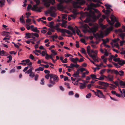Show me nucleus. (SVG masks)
<instances>
[{
    "label": "nucleus",
    "instance_id": "nucleus-1",
    "mask_svg": "<svg viewBox=\"0 0 125 125\" xmlns=\"http://www.w3.org/2000/svg\"><path fill=\"white\" fill-rule=\"evenodd\" d=\"M99 5L98 4H96L93 3H91L88 6V9L90 10L89 12H85V13L88 16V17L84 21V22L87 23L91 21V18H92L93 20H95L96 19H98L101 14L100 13H98V15L97 16H96L94 14V12L99 13V11L96 9H94V11H92L91 9L93 7H96L99 6Z\"/></svg>",
    "mask_w": 125,
    "mask_h": 125
},
{
    "label": "nucleus",
    "instance_id": "nucleus-2",
    "mask_svg": "<svg viewBox=\"0 0 125 125\" xmlns=\"http://www.w3.org/2000/svg\"><path fill=\"white\" fill-rule=\"evenodd\" d=\"M110 18L111 21L109 19L107 20V21L109 24L111 26L109 28H107L104 32V33L106 35H107L112 30L113 28V25L115 21H116V23L115 24V27H118L120 26V24L117 20V19L113 15H112L111 16Z\"/></svg>",
    "mask_w": 125,
    "mask_h": 125
},
{
    "label": "nucleus",
    "instance_id": "nucleus-3",
    "mask_svg": "<svg viewBox=\"0 0 125 125\" xmlns=\"http://www.w3.org/2000/svg\"><path fill=\"white\" fill-rule=\"evenodd\" d=\"M88 47L90 48V46H89L87 47V52L88 55L93 58L94 62H99L98 60V57L97 56V51L93 50H91L90 51V49H88Z\"/></svg>",
    "mask_w": 125,
    "mask_h": 125
},
{
    "label": "nucleus",
    "instance_id": "nucleus-4",
    "mask_svg": "<svg viewBox=\"0 0 125 125\" xmlns=\"http://www.w3.org/2000/svg\"><path fill=\"white\" fill-rule=\"evenodd\" d=\"M34 0L36 2V4L33 5V7H32L31 5L29 4L27 7L28 10H29L31 9L33 10L39 12H41V8H38L37 6V5L40 3V0Z\"/></svg>",
    "mask_w": 125,
    "mask_h": 125
},
{
    "label": "nucleus",
    "instance_id": "nucleus-5",
    "mask_svg": "<svg viewBox=\"0 0 125 125\" xmlns=\"http://www.w3.org/2000/svg\"><path fill=\"white\" fill-rule=\"evenodd\" d=\"M50 83L53 84H55V82H57L59 80L57 76L54 74H50Z\"/></svg>",
    "mask_w": 125,
    "mask_h": 125
},
{
    "label": "nucleus",
    "instance_id": "nucleus-6",
    "mask_svg": "<svg viewBox=\"0 0 125 125\" xmlns=\"http://www.w3.org/2000/svg\"><path fill=\"white\" fill-rule=\"evenodd\" d=\"M76 2L73 1V7L75 8H80V5L85 3V1L83 0H75Z\"/></svg>",
    "mask_w": 125,
    "mask_h": 125
},
{
    "label": "nucleus",
    "instance_id": "nucleus-7",
    "mask_svg": "<svg viewBox=\"0 0 125 125\" xmlns=\"http://www.w3.org/2000/svg\"><path fill=\"white\" fill-rule=\"evenodd\" d=\"M42 1L44 6L47 7L50 6V4L53 5L55 3V0H43Z\"/></svg>",
    "mask_w": 125,
    "mask_h": 125
},
{
    "label": "nucleus",
    "instance_id": "nucleus-8",
    "mask_svg": "<svg viewBox=\"0 0 125 125\" xmlns=\"http://www.w3.org/2000/svg\"><path fill=\"white\" fill-rule=\"evenodd\" d=\"M56 10V8L54 6H52L50 7L49 12L50 16L55 17L56 16V13L55 12Z\"/></svg>",
    "mask_w": 125,
    "mask_h": 125
},
{
    "label": "nucleus",
    "instance_id": "nucleus-9",
    "mask_svg": "<svg viewBox=\"0 0 125 125\" xmlns=\"http://www.w3.org/2000/svg\"><path fill=\"white\" fill-rule=\"evenodd\" d=\"M105 6L106 7L107 10L103 9L102 10V11L105 14H108L110 13V12L112 10V9L110 8L111 6L110 5L107 4H105Z\"/></svg>",
    "mask_w": 125,
    "mask_h": 125
},
{
    "label": "nucleus",
    "instance_id": "nucleus-10",
    "mask_svg": "<svg viewBox=\"0 0 125 125\" xmlns=\"http://www.w3.org/2000/svg\"><path fill=\"white\" fill-rule=\"evenodd\" d=\"M72 0H59V1L60 2V3L58 4L57 6L58 8L59 9H62V4L65 2L66 3H67L71 2Z\"/></svg>",
    "mask_w": 125,
    "mask_h": 125
},
{
    "label": "nucleus",
    "instance_id": "nucleus-11",
    "mask_svg": "<svg viewBox=\"0 0 125 125\" xmlns=\"http://www.w3.org/2000/svg\"><path fill=\"white\" fill-rule=\"evenodd\" d=\"M93 91L95 95L97 96L98 97L100 98H105V96L103 95L102 93L99 90H97V92H95L94 90Z\"/></svg>",
    "mask_w": 125,
    "mask_h": 125
},
{
    "label": "nucleus",
    "instance_id": "nucleus-12",
    "mask_svg": "<svg viewBox=\"0 0 125 125\" xmlns=\"http://www.w3.org/2000/svg\"><path fill=\"white\" fill-rule=\"evenodd\" d=\"M104 55L101 56V59L103 60V62L106 64L107 61V59L105 57V56H108V55L109 53L106 50L104 49Z\"/></svg>",
    "mask_w": 125,
    "mask_h": 125
},
{
    "label": "nucleus",
    "instance_id": "nucleus-13",
    "mask_svg": "<svg viewBox=\"0 0 125 125\" xmlns=\"http://www.w3.org/2000/svg\"><path fill=\"white\" fill-rule=\"evenodd\" d=\"M99 84L101 85H104L105 86H108L109 85H110L112 86V88L116 87V86L112 84H109L107 83H105L104 82L100 81L99 82Z\"/></svg>",
    "mask_w": 125,
    "mask_h": 125
},
{
    "label": "nucleus",
    "instance_id": "nucleus-14",
    "mask_svg": "<svg viewBox=\"0 0 125 125\" xmlns=\"http://www.w3.org/2000/svg\"><path fill=\"white\" fill-rule=\"evenodd\" d=\"M58 29V30H59L58 32H60L63 34H65V33H66L68 34L72 35V33L71 31L67 29Z\"/></svg>",
    "mask_w": 125,
    "mask_h": 125
},
{
    "label": "nucleus",
    "instance_id": "nucleus-15",
    "mask_svg": "<svg viewBox=\"0 0 125 125\" xmlns=\"http://www.w3.org/2000/svg\"><path fill=\"white\" fill-rule=\"evenodd\" d=\"M31 30L33 32L38 33L39 32V31L37 29V28L36 27H34L33 25L31 26Z\"/></svg>",
    "mask_w": 125,
    "mask_h": 125
},
{
    "label": "nucleus",
    "instance_id": "nucleus-16",
    "mask_svg": "<svg viewBox=\"0 0 125 125\" xmlns=\"http://www.w3.org/2000/svg\"><path fill=\"white\" fill-rule=\"evenodd\" d=\"M105 78L108 81H112L113 79V76L112 75H109L107 76H105Z\"/></svg>",
    "mask_w": 125,
    "mask_h": 125
},
{
    "label": "nucleus",
    "instance_id": "nucleus-17",
    "mask_svg": "<svg viewBox=\"0 0 125 125\" xmlns=\"http://www.w3.org/2000/svg\"><path fill=\"white\" fill-rule=\"evenodd\" d=\"M70 59L71 61L75 63H77V61L79 60L78 58L77 57L76 58H74L70 57Z\"/></svg>",
    "mask_w": 125,
    "mask_h": 125
},
{
    "label": "nucleus",
    "instance_id": "nucleus-18",
    "mask_svg": "<svg viewBox=\"0 0 125 125\" xmlns=\"http://www.w3.org/2000/svg\"><path fill=\"white\" fill-rule=\"evenodd\" d=\"M8 55V53L3 50H2L0 52V55L2 56H7Z\"/></svg>",
    "mask_w": 125,
    "mask_h": 125
},
{
    "label": "nucleus",
    "instance_id": "nucleus-19",
    "mask_svg": "<svg viewBox=\"0 0 125 125\" xmlns=\"http://www.w3.org/2000/svg\"><path fill=\"white\" fill-rule=\"evenodd\" d=\"M67 21L65 20H63L62 21V24L61 23V25L62 27H63L64 28H66L67 26L66 24Z\"/></svg>",
    "mask_w": 125,
    "mask_h": 125
},
{
    "label": "nucleus",
    "instance_id": "nucleus-20",
    "mask_svg": "<svg viewBox=\"0 0 125 125\" xmlns=\"http://www.w3.org/2000/svg\"><path fill=\"white\" fill-rule=\"evenodd\" d=\"M89 30L90 32L92 33H95L96 32L97 30V29L96 27H93L91 28H89Z\"/></svg>",
    "mask_w": 125,
    "mask_h": 125
},
{
    "label": "nucleus",
    "instance_id": "nucleus-21",
    "mask_svg": "<svg viewBox=\"0 0 125 125\" xmlns=\"http://www.w3.org/2000/svg\"><path fill=\"white\" fill-rule=\"evenodd\" d=\"M2 34L4 36L8 37L10 35V33L9 32L4 31L2 33Z\"/></svg>",
    "mask_w": 125,
    "mask_h": 125
},
{
    "label": "nucleus",
    "instance_id": "nucleus-22",
    "mask_svg": "<svg viewBox=\"0 0 125 125\" xmlns=\"http://www.w3.org/2000/svg\"><path fill=\"white\" fill-rule=\"evenodd\" d=\"M25 38L26 39L30 38L31 37V36H32V33H26L25 34Z\"/></svg>",
    "mask_w": 125,
    "mask_h": 125
},
{
    "label": "nucleus",
    "instance_id": "nucleus-23",
    "mask_svg": "<svg viewBox=\"0 0 125 125\" xmlns=\"http://www.w3.org/2000/svg\"><path fill=\"white\" fill-rule=\"evenodd\" d=\"M68 28L72 31L74 35L75 34V30L73 27L70 26H68Z\"/></svg>",
    "mask_w": 125,
    "mask_h": 125
},
{
    "label": "nucleus",
    "instance_id": "nucleus-24",
    "mask_svg": "<svg viewBox=\"0 0 125 125\" xmlns=\"http://www.w3.org/2000/svg\"><path fill=\"white\" fill-rule=\"evenodd\" d=\"M80 83V84H82L81 85H80V89H83L85 87V83Z\"/></svg>",
    "mask_w": 125,
    "mask_h": 125
},
{
    "label": "nucleus",
    "instance_id": "nucleus-25",
    "mask_svg": "<svg viewBox=\"0 0 125 125\" xmlns=\"http://www.w3.org/2000/svg\"><path fill=\"white\" fill-rule=\"evenodd\" d=\"M5 0H0V6L3 7L5 5Z\"/></svg>",
    "mask_w": 125,
    "mask_h": 125
},
{
    "label": "nucleus",
    "instance_id": "nucleus-26",
    "mask_svg": "<svg viewBox=\"0 0 125 125\" xmlns=\"http://www.w3.org/2000/svg\"><path fill=\"white\" fill-rule=\"evenodd\" d=\"M79 70L77 71L73 75V76L75 77H80L79 76Z\"/></svg>",
    "mask_w": 125,
    "mask_h": 125
},
{
    "label": "nucleus",
    "instance_id": "nucleus-27",
    "mask_svg": "<svg viewBox=\"0 0 125 125\" xmlns=\"http://www.w3.org/2000/svg\"><path fill=\"white\" fill-rule=\"evenodd\" d=\"M61 23H59L58 24H56L54 27V28L55 29H56L58 31L59 30H58V29H60L59 28V26L60 25H61Z\"/></svg>",
    "mask_w": 125,
    "mask_h": 125
},
{
    "label": "nucleus",
    "instance_id": "nucleus-28",
    "mask_svg": "<svg viewBox=\"0 0 125 125\" xmlns=\"http://www.w3.org/2000/svg\"><path fill=\"white\" fill-rule=\"evenodd\" d=\"M95 65L97 67L96 68L98 70H99L102 67V66H103V64L102 62H101L100 64L99 65L96 64V65Z\"/></svg>",
    "mask_w": 125,
    "mask_h": 125
},
{
    "label": "nucleus",
    "instance_id": "nucleus-29",
    "mask_svg": "<svg viewBox=\"0 0 125 125\" xmlns=\"http://www.w3.org/2000/svg\"><path fill=\"white\" fill-rule=\"evenodd\" d=\"M75 31L78 35H79L80 37L82 36V34H80V30L77 27Z\"/></svg>",
    "mask_w": 125,
    "mask_h": 125
},
{
    "label": "nucleus",
    "instance_id": "nucleus-30",
    "mask_svg": "<svg viewBox=\"0 0 125 125\" xmlns=\"http://www.w3.org/2000/svg\"><path fill=\"white\" fill-rule=\"evenodd\" d=\"M22 62L19 63V64H22L23 65H25L27 62V59L26 60H23L22 61Z\"/></svg>",
    "mask_w": 125,
    "mask_h": 125
},
{
    "label": "nucleus",
    "instance_id": "nucleus-31",
    "mask_svg": "<svg viewBox=\"0 0 125 125\" xmlns=\"http://www.w3.org/2000/svg\"><path fill=\"white\" fill-rule=\"evenodd\" d=\"M101 76H100L99 78H97V79L101 80H103L104 79V77H105V76L103 75H101Z\"/></svg>",
    "mask_w": 125,
    "mask_h": 125
},
{
    "label": "nucleus",
    "instance_id": "nucleus-32",
    "mask_svg": "<svg viewBox=\"0 0 125 125\" xmlns=\"http://www.w3.org/2000/svg\"><path fill=\"white\" fill-rule=\"evenodd\" d=\"M118 63L119 65H121L124 64L125 63V61L120 60Z\"/></svg>",
    "mask_w": 125,
    "mask_h": 125
},
{
    "label": "nucleus",
    "instance_id": "nucleus-33",
    "mask_svg": "<svg viewBox=\"0 0 125 125\" xmlns=\"http://www.w3.org/2000/svg\"><path fill=\"white\" fill-rule=\"evenodd\" d=\"M27 64L28 65L31 66L32 65V62H30V60L29 59H27Z\"/></svg>",
    "mask_w": 125,
    "mask_h": 125
},
{
    "label": "nucleus",
    "instance_id": "nucleus-34",
    "mask_svg": "<svg viewBox=\"0 0 125 125\" xmlns=\"http://www.w3.org/2000/svg\"><path fill=\"white\" fill-rule=\"evenodd\" d=\"M81 27L84 28L85 30L87 28H89L88 25L86 24H85L84 25H82Z\"/></svg>",
    "mask_w": 125,
    "mask_h": 125
},
{
    "label": "nucleus",
    "instance_id": "nucleus-35",
    "mask_svg": "<svg viewBox=\"0 0 125 125\" xmlns=\"http://www.w3.org/2000/svg\"><path fill=\"white\" fill-rule=\"evenodd\" d=\"M120 36L121 37L122 39H123L124 37L125 36V33H121L120 34Z\"/></svg>",
    "mask_w": 125,
    "mask_h": 125
},
{
    "label": "nucleus",
    "instance_id": "nucleus-36",
    "mask_svg": "<svg viewBox=\"0 0 125 125\" xmlns=\"http://www.w3.org/2000/svg\"><path fill=\"white\" fill-rule=\"evenodd\" d=\"M89 73V72L88 71H86V72H85L83 73L82 74V77H84L86 74H87Z\"/></svg>",
    "mask_w": 125,
    "mask_h": 125
},
{
    "label": "nucleus",
    "instance_id": "nucleus-37",
    "mask_svg": "<svg viewBox=\"0 0 125 125\" xmlns=\"http://www.w3.org/2000/svg\"><path fill=\"white\" fill-rule=\"evenodd\" d=\"M109 41V40L108 39H106L105 40H103V43L102 44H106V43Z\"/></svg>",
    "mask_w": 125,
    "mask_h": 125
},
{
    "label": "nucleus",
    "instance_id": "nucleus-38",
    "mask_svg": "<svg viewBox=\"0 0 125 125\" xmlns=\"http://www.w3.org/2000/svg\"><path fill=\"white\" fill-rule=\"evenodd\" d=\"M119 83L121 86H125V83L122 81H121L119 82Z\"/></svg>",
    "mask_w": 125,
    "mask_h": 125
},
{
    "label": "nucleus",
    "instance_id": "nucleus-39",
    "mask_svg": "<svg viewBox=\"0 0 125 125\" xmlns=\"http://www.w3.org/2000/svg\"><path fill=\"white\" fill-rule=\"evenodd\" d=\"M51 52L54 55H55L57 54V53L55 50H52L51 51Z\"/></svg>",
    "mask_w": 125,
    "mask_h": 125
},
{
    "label": "nucleus",
    "instance_id": "nucleus-40",
    "mask_svg": "<svg viewBox=\"0 0 125 125\" xmlns=\"http://www.w3.org/2000/svg\"><path fill=\"white\" fill-rule=\"evenodd\" d=\"M96 35L98 38H102L103 37V35L102 33H100V34L96 33Z\"/></svg>",
    "mask_w": 125,
    "mask_h": 125
},
{
    "label": "nucleus",
    "instance_id": "nucleus-41",
    "mask_svg": "<svg viewBox=\"0 0 125 125\" xmlns=\"http://www.w3.org/2000/svg\"><path fill=\"white\" fill-rule=\"evenodd\" d=\"M90 76L92 79H97V78L95 74H92L90 75Z\"/></svg>",
    "mask_w": 125,
    "mask_h": 125
},
{
    "label": "nucleus",
    "instance_id": "nucleus-42",
    "mask_svg": "<svg viewBox=\"0 0 125 125\" xmlns=\"http://www.w3.org/2000/svg\"><path fill=\"white\" fill-rule=\"evenodd\" d=\"M119 74L120 76H123L124 75V72L122 70H121L119 71Z\"/></svg>",
    "mask_w": 125,
    "mask_h": 125
},
{
    "label": "nucleus",
    "instance_id": "nucleus-43",
    "mask_svg": "<svg viewBox=\"0 0 125 125\" xmlns=\"http://www.w3.org/2000/svg\"><path fill=\"white\" fill-rule=\"evenodd\" d=\"M73 12L74 14H75L76 15H77L78 14L77 10L76 9H73Z\"/></svg>",
    "mask_w": 125,
    "mask_h": 125
},
{
    "label": "nucleus",
    "instance_id": "nucleus-44",
    "mask_svg": "<svg viewBox=\"0 0 125 125\" xmlns=\"http://www.w3.org/2000/svg\"><path fill=\"white\" fill-rule=\"evenodd\" d=\"M113 60L115 62H119L120 59L119 58H114Z\"/></svg>",
    "mask_w": 125,
    "mask_h": 125
},
{
    "label": "nucleus",
    "instance_id": "nucleus-45",
    "mask_svg": "<svg viewBox=\"0 0 125 125\" xmlns=\"http://www.w3.org/2000/svg\"><path fill=\"white\" fill-rule=\"evenodd\" d=\"M32 36H34L37 37H38L39 36V35L38 34L36 33H32Z\"/></svg>",
    "mask_w": 125,
    "mask_h": 125
},
{
    "label": "nucleus",
    "instance_id": "nucleus-46",
    "mask_svg": "<svg viewBox=\"0 0 125 125\" xmlns=\"http://www.w3.org/2000/svg\"><path fill=\"white\" fill-rule=\"evenodd\" d=\"M64 84L68 88L70 89L71 88V87H70L69 84V83H64Z\"/></svg>",
    "mask_w": 125,
    "mask_h": 125
},
{
    "label": "nucleus",
    "instance_id": "nucleus-47",
    "mask_svg": "<svg viewBox=\"0 0 125 125\" xmlns=\"http://www.w3.org/2000/svg\"><path fill=\"white\" fill-rule=\"evenodd\" d=\"M65 57H68L70 56H71L72 57H73V56H72L71 54H70L69 53H66L65 54Z\"/></svg>",
    "mask_w": 125,
    "mask_h": 125
},
{
    "label": "nucleus",
    "instance_id": "nucleus-48",
    "mask_svg": "<svg viewBox=\"0 0 125 125\" xmlns=\"http://www.w3.org/2000/svg\"><path fill=\"white\" fill-rule=\"evenodd\" d=\"M42 54V55L43 56H44L46 54V52L44 51H43L42 52H41V53Z\"/></svg>",
    "mask_w": 125,
    "mask_h": 125
},
{
    "label": "nucleus",
    "instance_id": "nucleus-49",
    "mask_svg": "<svg viewBox=\"0 0 125 125\" xmlns=\"http://www.w3.org/2000/svg\"><path fill=\"white\" fill-rule=\"evenodd\" d=\"M35 76V73H33L31 72L29 74V76L32 77H33Z\"/></svg>",
    "mask_w": 125,
    "mask_h": 125
},
{
    "label": "nucleus",
    "instance_id": "nucleus-50",
    "mask_svg": "<svg viewBox=\"0 0 125 125\" xmlns=\"http://www.w3.org/2000/svg\"><path fill=\"white\" fill-rule=\"evenodd\" d=\"M79 70H80L81 72H82L83 71H85L86 72V71H87L86 70H85V68H80L79 69Z\"/></svg>",
    "mask_w": 125,
    "mask_h": 125
},
{
    "label": "nucleus",
    "instance_id": "nucleus-51",
    "mask_svg": "<svg viewBox=\"0 0 125 125\" xmlns=\"http://www.w3.org/2000/svg\"><path fill=\"white\" fill-rule=\"evenodd\" d=\"M81 52L83 54H85L86 51L85 49L83 48H82L81 49Z\"/></svg>",
    "mask_w": 125,
    "mask_h": 125
},
{
    "label": "nucleus",
    "instance_id": "nucleus-52",
    "mask_svg": "<svg viewBox=\"0 0 125 125\" xmlns=\"http://www.w3.org/2000/svg\"><path fill=\"white\" fill-rule=\"evenodd\" d=\"M114 43H115V44H114V45L115 46H116V47L117 48H119V46L118 43V42H115Z\"/></svg>",
    "mask_w": 125,
    "mask_h": 125
},
{
    "label": "nucleus",
    "instance_id": "nucleus-53",
    "mask_svg": "<svg viewBox=\"0 0 125 125\" xmlns=\"http://www.w3.org/2000/svg\"><path fill=\"white\" fill-rule=\"evenodd\" d=\"M67 15L66 14H62V18L63 19H66Z\"/></svg>",
    "mask_w": 125,
    "mask_h": 125
},
{
    "label": "nucleus",
    "instance_id": "nucleus-54",
    "mask_svg": "<svg viewBox=\"0 0 125 125\" xmlns=\"http://www.w3.org/2000/svg\"><path fill=\"white\" fill-rule=\"evenodd\" d=\"M120 40L119 39L117 38L113 40V42H117Z\"/></svg>",
    "mask_w": 125,
    "mask_h": 125
},
{
    "label": "nucleus",
    "instance_id": "nucleus-55",
    "mask_svg": "<svg viewBox=\"0 0 125 125\" xmlns=\"http://www.w3.org/2000/svg\"><path fill=\"white\" fill-rule=\"evenodd\" d=\"M76 15L73 14L70 15V16L72 17L73 19H74L76 17Z\"/></svg>",
    "mask_w": 125,
    "mask_h": 125
},
{
    "label": "nucleus",
    "instance_id": "nucleus-56",
    "mask_svg": "<svg viewBox=\"0 0 125 125\" xmlns=\"http://www.w3.org/2000/svg\"><path fill=\"white\" fill-rule=\"evenodd\" d=\"M32 72V70L31 69H29L26 72V73H27L28 74Z\"/></svg>",
    "mask_w": 125,
    "mask_h": 125
},
{
    "label": "nucleus",
    "instance_id": "nucleus-57",
    "mask_svg": "<svg viewBox=\"0 0 125 125\" xmlns=\"http://www.w3.org/2000/svg\"><path fill=\"white\" fill-rule=\"evenodd\" d=\"M20 22L22 23L24 22V20L22 18H20Z\"/></svg>",
    "mask_w": 125,
    "mask_h": 125
},
{
    "label": "nucleus",
    "instance_id": "nucleus-58",
    "mask_svg": "<svg viewBox=\"0 0 125 125\" xmlns=\"http://www.w3.org/2000/svg\"><path fill=\"white\" fill-rule=\"evenodd\" d=\"M52 37L53 39V38L57 39L58 38V36L56 35V33L55 35L52 36Z\"/></svg>",
    "mask_w": 125,
    "mask_h": 125
},
{
    "label": "nucleus",
    "instance_id": "nucleus-59",
    "mask_svg": "<svg viewBox=\"0 0 125 125\" xmlns=\"http://www.w3.org/2000/svg\"><path fill=\"white\" fill-rule=\"evenodd\" d=\"M40 83L42 85H43L44 84V79H42L41 80V82Z\"/></svg>",
    "mask_w": 125,
    "mask_h": 125
},
{
    "label": "nucleus",
    "instance_id": "nucleus-60",
    "mask_svg": "<svg viewBox=\"0 0 125 125\" xmlns=\"http://www.w3.org/2000/svg\"><path fill=\"white\" fill-rule=\"evenodd\" d=\"M91 96V94L90 93H89L86 95V97L87 98H89Z\"/></svg>",
    "mask_w": 125,
    "mask_h": 125
},
{
    "label": "nucleus",
    "instance_id": "nucleus-61",
    "mask_svg": "<svg viewBox=\"0 0 125 125\" xmlns=\"http://www.w3.org/2000/svg\"><path fill=\"white\" fill-rule=\"evenodd\" d=\"M114 72L115 74L117 75L119 74V73L117 70H114Z\"/></svg>",
    "mask_w": 125,
    "mask_h": 125
},
{
    "label": "nucleus",
    "instance_id": "nucleus-62",
    "mask_svg": "<svg viewBox=\"0 0 125 125\" xmlns=\"http://www.w3.org/2000/svg\"><path fill=\"white\" fill-rule=\"evenodd\" d=\"M29 58L32 60H33L34 59V57L32 54H31L30 55Z\"/></svg>",
    "mask_w": 125,
    "mask_h": 125
},
{
    "label": "nucleus",
    "instance_id": "nucleus-63",
    "mask_svg": "<svg viewBox=\"0 0 125 125\" xmlns=\"http://www.w3.org/2000/svg\"><path fill=\"white\" fill-rule=\"evenodd\" d=\"M7 58H9V60H10V61H11L12 59V57L11 55H9V56H8Z\"/></svg>",
    "mask_w": 125,
    "mask_h": 125
},
{
    "label": "nucleus",
    "instance_id": "nucleus-64",
    "mask_svg": "<svg viewBox=\"0 0 125 125\" xmlns=\"http://www.w3.org/2000/svg\"><path fill=\"white\" fill-rule=\"evenodd\" d=\"M103 20V19L102 18H101L99 20V23L100 24L102 22Z\"/></svg>",
    "mask_w": 125,
    "mask_h": 125
}]
</instances>
